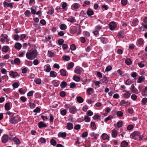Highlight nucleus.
I'll return each mask as SVG.
<instances>
[{
  "instance_id": "obj_1",
  "label": "nucleus",
  "mask_w": 147,
  "mask_h": 147,
  "mask_svg": "<svg viewBox=\"0 0 147 147\" xmlns=\"http://www.w3.org/2000/svg\"><path fill=\"white\" fill-rule=\"evenodd\" d=\"M29 50L26 53V58L30 60H33L37 56L38 52L36 49L35 46L32 45L29 47Z\"/></svg>"
},
{
  "instance_id": "obj_2",
  "label": "nucleus",
  "mask_w": 147,
  "mask_h": 147,
  "mask_svg": "<svg viewBox=\"0 0 147 147\" xmlns=\"http://www.w3.org/2000/svg\"><path fill=\"white\" fill-rule=\"evenodd\" d=\"M20 120V119L19 117L17 115L15 117L13 116H11L9 119V121L12 124H16Z\"/></svg>"
},
{
  "instance_id": "obj_3",
  "label": "nucleus",
  "mask_w": 147,
  "mask_h": 147,
  "mask_svg": "<svg viewBox=\"0 0 147 147\" xmlns=\"http://www.w3.org/2000/svg\"><path fill=\"white\" fill-rule=\"evenodd\" d=\"M141 135L140 133L138 131H135L132 133L130 136V137L134 140H136L139 136Z\"/></svg>"
},
{
  "instance_id": "obj_4",
  "label": "nucleus",
  "mask_w": 147,
  "mask_h": 147,
  "mask_svg": "<svg viewBox=\"0 0 147 147\" xmlns=\"http://www.w3.org/2000/svg\"><path fill=\"white\" fill-rule=\"evenodd\" d=\"M8 36L6 34H2L1 36V38L0 39V40L1 42L3 43H4L5 41V40L6 42H7L9 41V40L7 39Z\"/></svg>"
},
{
  "instance_id": "obj_5",
  "label": "nucleus",
  "mask_w": 147,
  "mask_h": 147,
  "mask_svg": "<svg viewBox=\"0 0 147 147\" xmlns=\"http://www.w3.org/2000/svg\"><path fill=\"white\" fill-rule=\"evenodd\" d=\"M78 110L76 108V107L74 106H73L71 107L70 108L69 111V112L72 114H75L77 111H78Z\"/></svg>"
},
{
  "instance_id": "obj_6",
  "label": "nucleus",
  "mask_w": 147,
  "mask_h": 147,
  "mask_svg": "<svg viewBox=\"0 0 147 147\" xmlns=\"http://www.w3.org/2000/svg\"><path fill=\"white\" fill-rule=\"evenodd\" d=\"M13 3H9L5 2H4L3 3L4 7L6 8H8L9 7L11 8H12L13 7Z\"/></svg>"
},
{
  "instance_id": "obj_7",
  "label": "nucleus",
  "mask_w": 147,
  "mask_h": 147,
  "mask_svg": "<svg viewBox=\"0 0 147 147\" xmlns=\"http://www.w3.org/2000/svg\"><path fill=\"white\" fill-rule=\"evenodd\" d=\"M109 26L110 29L112 30H114L117 27L116 24L114 22H111L109 24Z\"/></svg>"
},
{
  "instance_id": "obj_8",
  "label": "nucleus",
  "mask_w": 147,
  "mask_h": 147,
  "mask_svg": "<svg viewBox=\"0 0 147 147\" xmlns=\"http://www.w3.org/2000/svg\"><path fill=\"white\" fill-rule=\"evenodd\" d=\"M9 136L6 134L4 135L1 138L2 142L4 143H6L8 141Z\"/></svg>"
},
{
  "instance_id": "obj_9",
  "label": "nucleus",
  "mask_w": 147,
  "mask_h": 147,
  "mask_svg": "<svg viewBox=\"0 0 147 147\" xmlns=\"http://www.w3.org/2000/svg\"><path fill=\"white\" fill-rule=\"evenodd\" d=\"M80 5L79 3H75L73 4L71 6V8L73 10H75L78 9L80 7Z\"/></svg>"
},
{
  "instance_id": "obj_10",
  "label": "nucleus",
  "mask_w": 147,
  "mask_h": 147,
  "mask_svg": "<svg viewBox=\"0 0 147 147\" xmlns=\"http://www.w3.org/2000/svg\"><path fill=\"white\" fill-rule=\"evenodd\" d=\"M74 127V125L72 123L69 122L67 123L66 127V129L68 130H71L73 129Z\"/></svg>"
},
{
  "instance_id": "obj_11",
  "label": "nucleus",
  "mask_w": 147,
  "mask_h": 147,
  "mask_svg": "<svg viewBox=\"0 0 147 147\" xmlns=\"http://www.w3.org/2000/svg\"><path fill=\"white\" fill-rule=\"evenodd\" d=\"M11 63L12 64H15L16 65H19L20 63V60L19 58H16L14 59V61L13 60L11 61Z\"/></svg>"
},
{
  "instance_id": "obj_12",
  "label": "nucleus",
  "mask_w": 147,
  "mask_h": 147,
  "mask_svg": "<svg viewBox=\"0 0 147 147\" xmlns=\"http://www.w3.org/2000/svg\"><path fill=\"white\" fill-rule=\"evenodd\" d=\"M125 92H126L123 94V96L125 98H129L131 95V93L129 91L125 90Z\"/></svg>"
},
{
  "instance_id": "obj_13",
  "label": "nucleus",
  "mask_w": 147,
  "mask_h": 147,
  "mask_svg": "<svg viewBox=\"0 0 147 147\" xmlns=\"http://www.w3.org/2000/svg\"><path fill=\"white\" fill-rule=\"evenodd\" d=\"M74 72L77 74H81L82 72V69L79 67H76L75 68Z\"/></svg>"
},
{
  "instance_id": "obj_14",
  "label": "nucleus",
  "mask_w": 147,
  "mask_h": 147,
  "mask_svg": "<svg viewBox=\"0 0 147 147\" xmlns=\"http://www.w3.org/2000/svg\"><path fill=\"white\" fill-rule=\"evenodd\" d=\"M9 74L13 78L17 77L18 75V74L16 72H14L12 71H10L9 73Z\"/></svg>"
},
{
  "instance_id": "obj_15",
  "label": "nucleus",
  "mask_w": 147,
  "mask_h": 147,
  "mask_svg": "<svg viewBox=\"0 0 147 147\" xmlns=\"http://www.w3.org/2000/svg\"><path fill=\"white\" fill-rule=\"evenodd\" d=\"M100 39L101 41L103 44H105L109 42L108 40L105 38L101 37L100 38Z\"/></svg>"
},
{
  "instance_id": "obj_16",
  "label": "nucleus",
  "mask_w": 147,
  "mask_h": 147,
  "mask_svg": "<svg viewBox=\"0 0 147 147\" xmlns=\"http://www.w3.org/2000/svg\"><path fill=\"white\" fill-rule=\"evenodd\" d=\"M66 133L65 132H59L58 134V136L60 138H64L66 136Z\"/></svg>"
},
{
  "instance_id": "obj_17",
  "label": "nucleus",
  "mask_w": 147,
  "mask_h": 147,
  "mask_svg": "<svg viewBox=\"0 0 147 147\" xmlns=\"http://www.w3.org/2000/svg\"><path fill=\"white\" fill-rule=\"evenodd\" d=\"M124 31H121L118 33L117 36L119 38H123L124 37Z\"/></svg>"
},
{
  "instance_id": "obj_18",
  "label": "nucleus",
  "mask_w": 147,
  "mask_h": 147,
  "mask_svg": "<svg viewBox=\"0 0 147 147\" xmlns=\"http://www.w3.org/2000/svg\"><path fill=\"white\" fill-rule=\"evenodd\" d=\"M100 81L104 84H107L109 81L108 79L105 77H104L103 78L100 80Z\"/></svg>"
},
{
  "instance_id": "obj_19",
  "label": "nucleus",
  "mask_w": 147,
  "mask_h": 147,
  "mask_svg": "<svg viewBox=\"0 0 147 147\" xmlns=\"http://www.w3.org/2000/svg\"><path fill=\"white\" fill-rule=\"evenodd\" d=\"M117 131L115 130H112L111 135L113 138H116L117 135Z\"/></svg>"
},
{
  "instance_id": "obj_20",
  "label": "nucleus",
  "mask_w": 147,
  "mask_h": 147,
  "mask_svg": "<svg viewBox=\"0 0 147 147\" xmlns=\"http://www.w3.org/2000/svg\"><path fill=\"white\" fill-rule=\"evenodd\" d=\"M38 127L39 128H41L42 127H46L47 125L45 123H43L42 122H40L38 124Z\"/></svg>"
},
{
  "instance_id": "obj_21",
  "label": "nucleus",
  "mask_w": 147,
  "mask_h": 147,
  "mask_svg": "<svg viewBox=\"0 0 147 147\" xmlns=\"http://www.w3.org/2000/svg\"><path fill=\"white\" fill-rule=\"evenodd\" d=\"M14 46L16 49L19 50L21 49L22 45L20 43L17 42L15 44Z\"/></svg>"
},
{
  "instance_id": "obj_22",
  "label": "nucleus",
  "mask_w": 147,
  "mask_h": 147,
  "mask_svg": "<svg viewBox=\"0 0 147 147\" xmlns=\"http://www.w3.org/2000/svg\"><path fill=\"white\" fill-rule=\"evenodd\" d=\"M57 73L54 71H51L50 74V77H55L57 76Z\"/></svg>"
},
{
  "instance_id": "obj_23",
  "label": "nucleus",
  "mask_w": 147,
  "mask_h": 147,
  "mask_svg": "<svg viewBox=\"0 0 147 147\" xmlns=\"http://www.w3.org/2000/svg\"><path fill=\"white\" fill-rule=\"evenodd\" d=\"M60 29L62 30H64L67 28V26L64 24H61L59 26Z\"/></svg>"
},
{
  "instance_id": "obj_24",
  "label": "nucleus",
  "mask_w": 147,
  "mask_h": 147,
  "mask_svg": "<svg viewBox=\"0 0 147 147\" xmlns=\"http://www.w3.org/2000/svg\"><path fill=\"white\" fill-rule=\"evenodd\" d=\"M9 47L7 46H4L2 48V51L5 52H7L9 50Z\"/></svg>"
},
{
  "instance_id": "obj_25",
  "label": "nucleus",
  "mask_w": 147,
  "mask_h": 147,
  "mask_svg": "<svg viewBox=\"0 0 147 147\" xmlns=\"http://www.w3.org/2000/svg\"><path fill=\"white\" fill-rule=\"evenodd\" d=\"M101 136L102 139L104 140H108L109 139V137L105 133L103 134Z\"/></svg>"
},
{
  "instance_id": "obj_26",
  "label": "nucleus",
  "mask_w": 147,
  "mask_h": 147,
  "mask_svg": "<svg viewBox=\"0 0 147 147\" xmlns=\"http://www.w3.org/2000/svg\"><path fill=\"white\" fill-rule=\"evenodd\" d=\"M68 22H70L71 23H74L76 22V20L74 17L71 16L67 20Z\"/></svg>"
},
{
  "instance_id": "obj_27",
  "label": "nucleus",
  "mask_w": 147,
  "mask_h": 147,
  "mask_svg": "<svg viewBox=\"0 0 147 147\" xmlns=\"http://www.w3.org/2000/svg\"><path fill=\"white\" fill-rule=\"evenodd\" d=\"M60 73L63 76H66V71L64 69H61L60 70Z\"/></svg>"
},
{
  "instance_id": "obj_28",
  "label": "nucleus",
  "mask_w": 147,
  "mask_h": 147,
  "mask_svg": "<svg viewBox=\"0 0 147 147\" xmlns=\"http://www.w3.org/2000/svg\"><path fill=\"white\" fill-rule=\"evenodd\" d=\"M87 91L88 94L91 95L93 93L94 90L92 88H88Z\"/></svg>"
},
{
  "instance_id": "obj_29",
  "label": "nucleus",
  "mask_w": 147,
  "mask_h": 147,
  "mask_svg": "<svg viewBox=\"0 0 147 147\" xmlns=\"http://www.w3.org/2000/svg\"><path fill=\"white\" fill-rule=\"evenodd\" d=\"M131 90L133 93H136L138 90L136 89L134 85H131Z\"/></svg>"
},
{
  "instance_id": "obj_30",
  "label": "nucleus",
  "mask_w": 147,
  "mask_h": 147,
  "mask_svg": "<svg viewBox=\"0 0 147 147\" xmlns=\"http://www.w3.org/2000/svg\"><path fill=\"white\" fill-rule=\"evenodd\" d=\"M13 140L14 142L15 143L17 144H19L20 143V142L18 138L14 137L13 139Z\"/></svg>"
},
{
  "instance_id": "obj_31",
  "label": "nucleus",
  "mask_w": 147,
  "mask_h": 147,
  "mask_svg": "<svg viewBox=\"0 0 147 147\" xmlns=\"http://www.w3.org/2000/svg\"><path fill=\"white\" fill-rule=\"evenodd\" d=\"M36 7L33 6L31 8V13L33 14H35L36 12Z\"/></svg>"
},
{
  "instance_id": "obj_32",
  "label": "nucleus",
  "mask_w": 147,
  "mask_h": 147,
  "mask_svg": "<svg viewBox=\"0 0 147 147\" xmlns=\"http://www.w3.org/2000/svg\"><path fill=\"white\" fill-rule=\"evenodd\" d=\"M55 53L51 51H48L47 55L48 57H53L55 55Z\"/></svg>"
},
{
  "instance_id": "obj_33",
  "label": "nucleus",
  "mask_w": 147,
  "mask_h": 147,
  "mask_svg": "<svg viewBox=\"0 0 147 147\" xmlns=\"http://www.w3.org/2000/svg\"><path fill=\"white\" fill-rule=\"evenodd\" d=\"M128 144V143L126 141H123L121 144V146L122 147H126Z\"/></svg>"
},
{
  "instance_id": "obj_34",
  "label": "nucleus",
  "mask_w": 147,
  "mask_h": 147,
  "mask_svg": "<svg viewBox=\"0 0 147 147\" xmlns=\"http://www.w3.org/2000/svg\"><path fill=\"white\" fill-rule=\"evenodd\" d=\"M76 98L77 101L79 103H82L84 101L83 98L80 96H78Z\"/></svg>"
},
{
  "instance_id": "obj_35",
  "label": "nucleus",
  "mask_w": 147,
  "mask_h": 147,
  "mask_svg": "<svg viewBox=\"0 0 147 147\" xmlns=\"http://www.w3.org/2000/svg\"><path fill=\"white\" fill-rule=\"evenodd\" d=\"M67 85L66 82L64 81L62 82L60 84V86L62 88H65Z\"/></svg>"
},
{
  "instance_id": "obj_36",
  "label": "nucleus",
  "mask_w": 147,
  "mask_h": 147,
  "mask_svg": "<svg viewBox=\"0 0 147 147\" xmlns=\"http://www.w3.org/2000/svg\"><path fill=\"white\" fill-rule=\"evenodd\" d=\"M138 24V21L137 20H133L132 21L131 26H137Z\"/></svg>"
},
{
  "instance_id": "obj_37",
  "label": "nucleus",
  "mask_w": 147,
  "mask_h": 147,
  "mask_svg": "<svg viewBox=\"0 0 147 147\" xmlns=\"http://www.w3.org/2000/svg\"><path fill=\"white\" fill-rule=\"evenodd\" d=\"M54 12V10L53 8L52 7H50L49 9V11L47 12L48 13H49L51 15Z\"/></svg>"
},
{
  "instance_id": "obj_38",
  "label": "nucleus",
  "mask_w": 147,
  "mask_h": 147,
  "mask_svg": "<svg viewBox=\"0 0 147 147\" xmlns=\"http://www.w3.org/2000/svg\"><path fill=\"white\" fill-rule=\"evenodd\" d=\"M10 104L9 102L6 103L5 106V109L7 111H8L10 109Z\"/></svg>"
},
{
  "instance_id": "obj_39",
  "label": "nucleus",
  "mask_w": 147,
  "mask_h": 147,
  "mask_svg": "<svg viewBox=\"0 0 147 147\" xmlns=\"http://www.w3.org/2000/svg\"><path fill=\"white\" fill-rule=\"evenodd\" d=\"M74 66V63L72 62L69 63L67 65V68L68 69H70L72 68Z\"/></svg>"
},
{
  "instance_id": "obj_40",
  "label": "nucleus",
  "mask_w": 147,
  "mask_h": 147,
  "mask_svg": "<svg viewBox=\"0 0 147 147\" xmlns=\"http://www.w3.org/2000/svg\"><path fill=\"white\" fill-rule=\"evenodd\" d=\"M87 13L88 16H90L93 14V11L91 9H89L87 11Z\"/></svg>"
},
{
  "instance_id": "obj_41",
  "label": "nucleus",
  "mask_w": 147,
  "mask_h": 147,
  "mask_svg": "<svg viewBox=\"0 0 147 147\" xmlns=\"http://www.w3.org/2000/svg\"><path fill=\"white\" fill-rule=\"evenodd\" d=\"M92 128L93 129H96V125L94 122H92L90 123Z\"/></svg>"
},
{
  "instance_id": "obj_42",
  "label": "nucleus",
  "mask_w": 147,
  "mask_h": 147,
  "mask_svg": "<svg viewBox=\"0 0 147 147\" xmlns=\"http://www.w3.org/2000/svg\"><path fill=\"white\" fill-rule=\"evenodd\" d=\"M25 15L27 17H30L31 15V13L30 11L27 10L24 13Z\"/></svg>"
},
{
  "instance_id": "obj_43",
  "label": "nucleus",
  "mask_w": 147,
  "mask_h": 147,
  "mask_svg": "<svg viewBox=\"0 0 147 147\" xmlns=\"http://www.w3.org/2000/svg\"><path fill=\"white\" fill-rule=\"evenodd\" d=\"M132 83V80L129 79H128L126 81L125 84L126 85H130Z\"/></svg>"
},
{
  "instance_id": "obj_44",
  "label": "nucleus",
  "mask_w": 147,
  "mask_h": 147,
  "mask_svg": "<svg viewBox=\"0 0 147 147\" xmlns=\"http://www.w3.org/2000/svg\"><path fill=\"white\" fill-rule=\"evenodd\" d=\"M126 103L127 104H129L130 103L128 101H126L124 100H122L120 102V105H122L123 104Z\"/></svg>"
},
{
  "instance_id": "obj_45",
  "label": "nucleus",
  "mask_w": 147,
  "mask_h": 147,
  "mask_svg": "<svg viewBox=\"0 0 147 147\" xmlns=\"http://www.w3.org/2000/svg\"><path fill=\"white\" fill-rule=\"evenodd\" d=\"M90 135L91 137L93 136L95 139H96L97 138V137L98 136V134H95L94 132H92L90 134Z\"/></svg>"
},
{
  "instance_id": "obj_46",
  "label": "nucleus",
  "mask_w": 147,
  "mask_h": 147,
  "mask_svg": "<svg viewBox=\"0 0 147 147\" xmlns=\"http://www.w3.org/2000/svg\"><path fill=\"white\" fill-rule=\"evenodd\" d=\"M123 122L121 121H119L117 123V125L118 128H120L122 126Z\"/></svg>"
},
{
  "instance_id": "obj_47",
  "label": "nucleus",
  "mask_w": 147,
  "mask_h": 147,
  "mask_svg": "<svg viewBox=\"0 0 147 147\" xmlns=\"http://www.w3.org/2000/svg\"><path fill=\"white\" fill-rule=\"evenodd\" d=\"M73 80L77 82H79L80 81V77L76 76H74L73 77Z\"/></svg>"
},
{
  "instance_id": "obj_48",
  "label": "nucleus",
  "mask_w": 147,
  "mask_h": 147,
  "mask_svg": "<svg viewBox=\"0 0 147 147\" xmlns=\"http://www.w3.org/2000/svg\"><path fill=\"white\" fill-rule=\"evenodd\" d=\"M125 63L127 65H130L131 63V59H127L125 60Z\"/></svg>"
},
{
  "instance_id": "obj_49",
  "label": "nucleus",
  "mask_w": 147,
  "mask_h": 147,
  "mask_svg": "<svg viewBox=\"0 0 147 147\" xmlns=\"http://www.w3.org/2000/svg\"><path fill=\"white\" fill-rule=\"evenodd\" d=\"M84 121L87 122H90V118L88 116H86L84 119Z\"/></svg>"
},
{
  "instance_id": "obj_50",
  "label": "nucleus",
  "mask_w": 147,
  "mask_h": 147,
  "mask_svg": "<svg viewBox=\"0 0 147 147\" xmlns=\"http://www.w3.org/2000/svg\"><path fill=\"white\" fill-rule=\"evenodd\" d=\"M70 49L72 51L75 50L76 49V47L75 45L72 44L70 46Z\"/></svg>"
},
{
  "instance_id": "obj_51",
  "label": "nucleus",
  "mask_w": 147,
  "mask_h": 147,
  "mask_svg": "<svg viewBox=\"0 0 147 147\" xmlns=\"http://www.w3.org/2000/svg\"><path fill=\"white\" fill-rule=\"evenodd\" d=\"M40 142L42 144L45 143L46 142L45 139L43 138H41L39 139Z\"/></svg>"
},
{
  "instance_id": "obj_52",
  "label": "nucleus",
  "mask_w": 147,
  "mask_h": 147,
  "mask_svg": "<svg viewBox=\"0 0 147 147\" xmlns=\"http://www.w3.org/2000/svg\"><path fill=\"white\" fill-rule=\"evenodd\" d=\"M36 83L37 84H40L41 83V80L40 78H38L35 80Z\"/></svg>"
},
{
  "instance_id": "obj_53",
  "label": "nucleus",
  "mask_w": 147,
  "mask_h": 147,
  "mask_svg": "<svg viewBox=\"0 0 147 147\" xmlns=\"http://www.w3.org/2000/svg\"><path fill=\"white\" fill-rule=\"evenodd\" d=\"M50 143L53 146H55L56 144V141L52 139L50 141Z\"/></svg>"
},
{
  "instance_id": "obj_54",
  "label": "nucleus",
  "mask_w": 147,
  "mask_h": 147,
  "mask_svg": "<svg viewBox=\"0 0 147 147\" xmlns=\"http://www.w3.org/2000/svg\"><path fill=\"white\" fill-rule=\"evenodd\" d=\"M83 35L87 37H89L90 36V34L87 31H84L83 32Z\"/></svg>"
},
{
  "instance_id": "obj_55",
  "label": "nucleus",
  "mask_w": 147,
  "mask_h": 147,
  "mask_svg": "<svg viewBox=\"0 0 147 147\" xmlns=\"http://www.w3.org/2000/svg\"><path fill=\"white\" fill-rule=\"evenodd\" d=\"M113 119V117L111 116H109L105 119L104 121L105 122H107L109 120H110Z\"/></svg>"
},
{
  "instance_id": "obj_56",
  "label": "nucleus",
  "mask_w": 147,
  "mask_h": 147,
  "mask_svg": "<svg viewBox=\"0 0 147 147\" xmlns=\"http://www.w3.org/2000/svg\"><path fill=\"white\" fill-rule=\"evenodd\" d=\"M144 79V78L142 76H140L138 78V81L137 82L138 83H141Z\"/></svg>"
},
{
  "instance_id": "obj_57",
  "label": "nucleus",
  "mask_w": 147,
  "mask_h": 147,
  "mask_svg": "<svg viewBox=\"0 0 147 147\" xmlns=\"http://www.w3.org/2000/svg\"><path fill=\"white\" fill-rule=\"evenodd\" d=\"M67 111L65 109H63L61 111V114L63 115L64 116L66 115Z\"/></svg>"
},
{
  "instance_id": "obj_58",
  "label": "nucleus",
  "mask_w": 147,
  "mask_h": 147,
  "mask_svg": "<svg viewBox=\"0 0 147 147\" xmlns=\"http://www.w3.org/2000/svg\"><path fill=\"white\" fill-rule=\"evenodd\" d=\"M93 114L91 110H88L87 112L86 115L88 116H92Z\"/></svg>"
},
{
  "instance_id": "obj_59",
  "label": "nucleus",
  "mask_w": 147,
  "mask_h": 147,
  "mask_svg": "<svg viewBox=\"0 0 147 147\" xmlns=\"http://www.w3.org/2000/svg\"><path fill=\"white\" fill-rule=\"evenodd\" d=\"M70 87L71 88H75L76 86V84L74 82H71L70 84Z\"/></svg>"
},
{
  "instance_id": "obj_60",
  "label": "nucleus",
  "mask_w": 147,
  "mask_h": 147,
  "mask_svg": "<svg viewBox=\"0 0 147 147\" xmlns=\"http://www.w3.org/2000/svg\"><path fill=\"white\" fill-rule=\"evenodd\" d=\"M58 43L60 45H61L63 44L64 42V40L63 39H59L58 41Z\"/></svg>"
},
{
  "instance_id": "obj_61",
  "label": "nucleus",
  "mask_w": 147,
  "mask_h": 147,
  "mask_svg": "<svg viewBox=\"0 0 147 147\" xmlns=\"http://www.w3.org/2000/svg\"><path fill=\"white\" fill-rule=\"evenodd\" d=\"M147 102V98H144L142 100V104L143 105H145Z\"/></svg>"
},
{
  "instance_id": "obj_62",
  "label": "nucleus",
  "mask_w": 147,
  "mask_h": 147,
  "mask_svg": "<svg viewBox=\"0 0 147 147\" xmlns=\"http://www.w3.org/2000/svg\"><path fill=\"white\" fill-rule=\"evenodd\" d=\"M19 86V84L18 83L16 82L14 83L13 85L12 86L13 87L15 88H18Z\"/></svg>"
},
{
  "instance_id": "obj_63",
  "label": "nucleus",
  "mask_w": 147,
  "mask_h": 147,
  "mask_svg": "<svg viewBox=\"0 0 147 147\" xmlns=\"http://www.w3.org/2000/svg\"><path fill=\"white\" fill-rule=\"evenodd\" d=\"M123 113L120 111H118L117 112V115L118 116L121 117L123 115Z\"/></svg>"
},
{
  "instance_id": "obj_64",
  "label": "nucleus",
  "mask_w": 147,
  "mask_h": 147,
  "mask_svg": "<svg viewBox=\"0 0 147 147\" xmlns=\"http://www.w3.org/2000/svg\"><path fill=\"white\" fill-rule=\"evenodd\" d=\"M112 69V67L110 65L108 66L105 69V71L106 72H108L110 71Z\"/></svg>"
}]
</instances>
